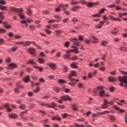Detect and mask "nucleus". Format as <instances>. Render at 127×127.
I'll return each mask as SVG.
<instances>
[{"mask_svg":"<svg viewBox=\"0 0 127 127\" xmlns=\"http://www.w3.org/2000/svg\"><path fill=\"white\" fill-rule=\"evenodd\" d=\"M79 3H81V4H87V6L88 7H93V6H95V5H98L99 4V2H96L93 3V2H89V3H87L86 2V1H84V0H81L79 1V2H77V1H75L74 0H72L71 1L70 3L71 5H76L77 4H79Z\"/></svg>","mask_w":127,"mask_h":127,"instance_id":"nucleus-1","label":"nucleus"},{"mask_svg":"<svg viewBox=\"0 0 127 127\" xmlns=\"http://www.w3.org/2000/svg\"><path fill=\"white\" fill-rule=\"evenodd\" d=\"M12 11H15V12H18V15L21 19H25L26 17L24 13H23V9L22 8H11Z\"/></svg>","mask_w":127,"mask_h":127,"instance_id":"nucleus-2","label":"nucleus"},{"mask_svg":"<svg viewBox=\"0 0 127 127\" xmlns=\"http://www.w3.org/2000/svg\"><path fill=\"white\" fill-rule=\"evenodd\" d=\"M72 48H74V50H68L67 51H66V53L65 54V55L64 56V59H68L69 58V56L70 55V53L72 52H74V53H76V54H78V48L76 47H75L74 46H72Z\"/></svg>","mask_w":127,"mask_h":127,"instance_id":"nucleus-3","label":"nucleus"},{"mask_svg":"<svg viewBox=\"0 0 127 127\" xmlns=\"http://www.w3.org/2000/svg\"><path fill=\"white\" fill-rule=\"evenodd\" d=\"M72 77L71 74L69 73L68 76V81H69V82H68V84L71 86H75L76 84V82H79V80L78 79L76 80L75 78H72Z\"/></svg>","mask_w":127,"mask_h":127,"instance_id":"nucleus-4","label":"nucleus"},{"mask_svg":"<svg viewBox=\"0 0 127 127\" xmlns=\"http://www.w3.org/2000/svg\"><path fill=\"white\" fill-rule=\"evenodd\" d=\"M121 72L123 73H125L127 74V76H125L124 77H121V76H120L119 77V79L121 82H124V83H126L127 85H125V88L127 89V71H123V70H121Z\"/></svg>","mask_w":127,"mask_h":127,"instance_id":"nucleus-5","label":"nucleus"},{"mask_svg":"<svg viewBox=\"0 0 127 127\" xmlns=\"http://www.w3.org/2000/svg\"><path fill=\"white\" fill-rule=\"evenodd\" d=\"M63 101H71L70 96L68 95H64L63 96H61V99L58 100V103L60 104H63Z\"/></svg>","mask_w":127,"mask_h":127,"instance_id":"nucleus-6","label":"nucleus"},{"mask_svg":"<svg viewBox=\"0 0 127 127\" xmlns=\"http://www.w3.org/2000/svg\"><path fill=\"white\" fill-rule=\"evenodd\" d=\"M27 63L28 64H31L32 65H34V67L35 68H37V69H39L40 71H42L43 69V67H40V66H36V62L33 61V60H30Z\"/></svg>","mask_w":127,"mask_h":127,"instance_id":"nucleus-7","label":"nucleus"},{"mask_svg":"<svg viewBox=\"0 0 127 127\" xmlns=\"http://www.w3.org/2000/svg\"><path fill=\"white\" fill-rule=\"evenodd\" d=\"M104 86H98L97 87V89H99L100 90V96H104L106 94L105 90H104Z\"/></svg>","mask_w":127,"mask_h":127,"instance_id":"nucleus-8","label":"nucleus"},{"mask_svg":"<svg viewBox=\"0 0 127 127\" xmlns=\"http://www.w3.org/2000/svg\"><path fill=\"white\" fill-rule=\"evenodd\" d=\"M68 4H66L64 5V4H61L58 8H56V11L58 12L61 11V8H63V9H66V7H68Z\"/></svg>","mask_w":127,"mask_h":127,"instance_id":"nucleus-9","label":"nucleus"},{"mask_svg":"<svg viewBox=\"0 0 127 127\" xmlns=\"http://www.w3.org/2000/svg\"><path fill=\"white\" fill-rule=\"evenodd\" d=\"M3 106L5 108V109L8 111V112H11L12 111V109L10 108V105L9 104V103H5V104H3Z\"/></svg>","mask_w":127,"mask_h":127,"instance_id":"nucleus-10","label":"nucleus"},{"mask_svg":"<svg viewBox=\"0 0 127 127\" xmlns=\"http://www.w3.org/2000/svg\"><path fill=\"white\" fill-rule=\"evenodd\" d=\"M71 41L74 43V45L77 46V47H79V41L78 39L76 38H73V39H71Z\"/></svg>","mask_w":127,"mask_h":127,"instance_id":"nucleus-11","label":"nucleus"},{"mask_svg":"<svg viewBox=\"0 0 127 127\" xmlns=\"http://www.w3.org/2000/svg\"><path fill=\"white\" fill-rule=\"evenodd\" d=\"M108 104H109V101L107 100H105L103 104L102 105V109H106L108 108Z\"/></svg>","mask_w":127,"mask_h":127,"instance_id":"nucleus-12","label":"nucleus"},{"mask_svg":"<svg viewBox=\"0 0 127 127\" xmlns=\"http://www.w3.org/2000/svg\"><path fill=\"white\" fill-rule=\"evenodd\" d=\"M0 24H3L4 27H5L6 29H9L11 27L10 25H8L6 22H2L1 19H0Z\"/></svg>","mask_w":127,"mask_h":127,"instance_id":"nucleus-13","label":"nucleus"},{"mask_svg":"<svg viewBox=\"0 0 127 127\" xmlns=\"http://www.w3.org/2000/svg\"><path fill=\"white\" fill-rule=\"evenodd\" d=\"M28 52L29 53H30V54H32V55H34L35 53V49H34V48H30L29 49H28Z\"/></svg>","mask_w":127,"mask_h":127,"instance_id":"nucleus-14","label":"nucleus"},{"mask_svg":"<svg viewBox=\"0 0 127 127\" xmlns=\"http://www.w3.org/2000/svg\"><path fill=\"white\" fill-rule=\"evenodd\" d=\"M105 22V21H103L102 22H100V24L96 25V26H95L96 28H98L99 29H101L103 25H104Z\"/></svg>","mask_w":127,"mask_h":127,"instance_id":"nucleus-15","label":"nucleus"},{"mask_svg":"<svg viewBox=\"0 0 127 127\" xmlns=\"http://www.w3.org/2000/svg\"><path fill=\"white\" fill-rule=\"evenodd\" d=\"M48 65H49V66L54 69H55L57 67L55 63H48Z\"/></svg>","mask_w":127,"mask_h":127,"instance_id":"nucleus-16","label":"nucleus"},{"mask_svg":"<svg viewBox=\"0 0 127 127\" xmlns=\"http://www.w3.org/2000/svg\"><path fill=\"white\" fill-rule=\"evenodd\" d=\"M80 6H73L71 8V10H72V11H76V10L80 9Z\"/></svg>","mask_w":127,"mask_h":127,"instance_id":"nucleus-17","label":"nucleus"},{"mask_svg":"<svg viewBox=\"0 0 127 127\" xmlns=\"http://www.w3.org/2000/svg\"><path fill=\"white\" fill-rule=\"evenodd\" d=\"M26 9L27 10V14L31 16L32 14V11L31 9H30V8H26Z\"/></svg>","mask_w":127,"mask_h":127,"instance_id":"nucleus-18","label":"nucleus"},{"mask_svg":"<svg viewBox=\"0 0 127 127\" xmlns=\"http://www.w3.org/2000/svg\"><path fill=\"white\" fill-rule=\"evenodd\" d=\"M9 66V67L8 68H10V69H12V67H13L14 68L17 67V65L15 64V63H10Z\"/></svg>","mask_w":127,"mask_h":127,"instance_id":"nucleus-19","label":"nucleus"},{"mask_svg":"<svg viewBox=\"0 0 127 127\" xmlns=\"http://www.w3.org/2000/svg\"><path fill=\"white\" fill-rule=\"evenodd\" d=\"M114 108L116 110H118L121 113L125 112V110H124V109H120V108H119V107H118L117 106H116V105H114Z\"/></svg>","mask_w":127,"mask_h":127,"instance_id":"nucleus-20","label":"nucleus"},{"mask_svg":"<svg viewBox=\"0 0 127 127\" xmlns=\"http://www.w3.org/2000/svg\"><path fill=\"white\" fill-rule=\"evenodd\" d=\"M72 110H73V111H78V108L77 107V105H76L75 104H73L72 105Z\"/></svg>","mask_w":127,"mask_h":127,"instance_id":"nucleus-21","label":"nucleus"},{"mask_svg":"<svg viewBox=\"0 0 127 127\" xmlns=\"http://www.w3.org/2000/svg\"><path fill=\"white\" fill-rule=\"evenodd\" d=\"M111 19H112V20H118V21H121L122 19H121V18H117L116 17H115L114 16H112V15H110L109 16Z\"/></svg>","mask_w":127,"mask_h":127,"instance_id":"nucleus-22","label":"nucleus"},{"mask_svg":"<svg viewBox=\"0 0 127 127\" xmlns=\"http://www.w3.org/2000/svg\"><path fill=\"white\" fill-rule=\"evenodd\" d=\"M55 34L57 36H59V35L63 33V32L62 30H55Z\"/></svg>","mask_w":127,"mask_h":127,"instance_id":"nucleus-23","label":"nucleus"},{"mask_svg":"<svg viewBox=\"0 0 127 127\" xmlns=\"http://www.w3.org/2000/svg\"><path fill=\"white\" fill-rule=\"evenodd\" d=\"M52 120L53 121H61V118H60V117H59L58 116H54Z\"/></svg>","mask_w":127,"mask_h":127,"instance_id":"nucleus-24","label":"nucleus"},{"mask_svg":"<svg viewBox=\"0 0 127 127\" xmlns=\"http://www.w3.org/2000/svg\"><path fill=\"white\" fill-rule=\"evenodd\" d=\"M108 79L109 81H110V82H115L116 81V78L113 77L112 76L109 77Z\"/></svg>","mask_w":127,"mask_h":127,"instance_id":"nucleus-25","label":"nucleus"},{"mask_svg":"<svg viewBox=\"0 0 127 127\" xmlns=\"http://www.w3.org/2000/svg\"><path fill=\"white\" fill-rule=\"evenodd\" d=\"M70 66L73 68H77V65L75 62H73L72 63H71V64H70Z\"/></svg>","mask_w":127,"mask_h":127,"instance_id":"nucleus-26","label":"nucleus"},{"mask_svg":"<svg viewBox=\"0 0 127 127\" xmlns=\"http://www.w3.org/2000/svg\"><path fill=\"white\" fill-rule=\"evenodd\" d=\"M70 73L72 77H75V76H76L77 72L76 70H71Z\"/></svg>","mask_w":127,"mask_h":127,"instance_id":"nucleus-27","label":"nucleus"},{"mask_svg":"<svg viewBox=\"0 0 127 127\" xmlns=\"http://www.w3.org/2000/svg\"><path fill=\"white\" fill-rule=\"evenodd\" d=\"M8 116L9 117H10L11 119H16L17 117V115H16V114H9Z\"/></svg>","mask_w":127,"mask_h":127,"instance_id":"nucleus-28","label":"nucleus"},{"mask_svg":"<svg viewBox=\"0 0 127 127\" xmlns=\"http://www.w3.org/2000/svg\"><path fill=\"white\" fill-rule=\"evenodd\" d=\"M19 108H20V109L24 110L26 108V106H25V104H22L19 106Z\"/></svg>","mask_w":127,"mask_h":127,"instance_id":"nucleus-29","label":"nucleus"},{"mask_svg":"<svg viewBox=\"0 0 127 127\" xmlns=\"http://www.w3.org/2000/svg\"><path fill=\"white\" fill-rule=\"evenodd\" d=\"M56 106H57V104L55 103V102H52L51 105L49 104L48 107L49 108H53V107H55Z\"/></svg>","mask_w":127,"mask_h":127,"instance_id":"nucleus-30","label":"nucleus"},{"mask_svg":"<svg viewBox=\"0 0 127 127\" xmlns=\"http://www.w3.org/2000/svg\"><path fill=\"white\" fill-rule=\"evenodd\" d=\"M31 44V41H26L25 43H24V47H27L28 46H30Z\"/></svg>","mask_w":127,"mask_h":127,"instance_id":"nucleus-31","label":"nucleus"},{"mask_svg":"<svg viewBox=\"0 0 127 127\" xmlns=\"http://www.w3.org/2000/svg\"><path fill=\"white\" fill-rule=\"evenodd\" d=\"M92 38L94 39V41H93V43H98L99 41L98 38H97V37H95V36H92Z\"/></svg>","mask_w":127,"mask_h":127,"instance_id":"nucleus-32","label":"nucleus"},{"mask_svg":"<svg viewBox=\"0 0 127 127\" xmlns=\"http://www.w3.org/2000/svg\"><path fill=\"white\" fill-rule=\"evenodd\" d=\"M38 62H39V63L42 64V63H44L45 61L44 59H43L42 58H39L38 59Z\"/></svg>","mask_w":127,"mask_h":127,"instance_id":"nucleus-33","label":"nucleus"},{"mask_svg":"<svg viewBox=\"0 0 127 127\" xmlns=\"http://www.w3.org/2000/svg\"><path fill=\"white\" fill-rule=\"evenodd\" d=\"M31 43L34 45V46H36V47H37L38 49H41L40 46H38V45H37V44H36L35 43V41H31Z\"/></svg>","mask_w":127,"mask_h":127,"instance_id":"nucleus-34","label":"nucleus"},{"mask_svg":"<svg viewBox=\"0 0 127 127\" xmlns=\"http://www.w3.org/2000/svg\"><path fill=\"white\" fill-rule=\"evenodd\" d=\"M52 27L53 29H58L59 25H58V24H55L54 25H52Z\"/></svg>","mask_w":127,"mask_h":127,"instance_id":"nucleus-35","label":"nucleus"},{"mask_svg":"<svg viewBox=\"0 0 127 127\" xmlns=\"http://www.w3.org/2000/svg\"><path fill=\"white\" fill-rule=\"evenodd\" d=\"M15 44V45H24V41H16Z\"/></svg>","mask_w":127,"mask_h":127,"instance_id":"nucleus-36","label":"nucleus"},{"mask_svg":"<svg viewBox=\"0 0 127 127\" xmlns=\"http://www.w3.org/2000/svg\"><path fill=\"white\" fill-rule=\"evenodd\" d=\"M20 23H22V24H24V25H25V27H27V26H28V24L27 23V21H24V20H23V21H21Z\"/></svg>","mask_w":127,"mask_h":127,"instance_id":"nucleus-37","label":"nucleus"},{"mask_svg":"<svg viewBox=\"0 0 127 127\" xmlns=\"http://www.w3.org/2000/svg\"><path fill=\"white\" fill-rule=\"evenodd\" d=\"M106 113L109 114L110 113V111H103V112H98L99 114H103L104 115H105Z\"/></svg>","mask_w":127,"mask_h":127,"instance_id":"nucleus-38","label":"nucleus"},{"mask_svg":"<svg viewBox=\"0 0 127 127\" xmlns=\"http://www.w3.org/2000/svg\"><path fill=\"white\" fill-rule=\"evenodd\" d=\"M109 117H110V119L112 122H114V121L116 120V118L115 116H113L112 115H109Z\"/></svg>","mask_w":127,"mask_h":127,"instance_id":"nucleus-39","label":"nucleus"},{"mask_svg":"<svg viewBox=\"0 0 127 127\" xmlns=\"http://www.w3.org/2000/svg\"><path fill=\"white\" fill-rule=\"evenodd\" d=\"M29 76H26V77H25V78H24V81L26 82H29Z\"/></svg>","mask_w":127,"mask_h":127,"instance_id":"nucleus-40","label":"nucleus"},{"mask_svg":"<svg viewBox=\"0 0 127 127\" xmlns=\"http://www.w3.org/2000/svg\"><path fill=\"white\" fill-rule=\"evenodd\" d=\"M108 43V41H106L105 40H103L102 41V46H106V45H107V44Z\"/></svg>","mask_w":127,"mask_h":127,"instance_id":"nucleus-41","label":"nucleus"},{"mask_svg":"<svg viewBox=\"0 0 127 127\" xmlns=\"http://www.w3.org/2000/svg\"><path fill=\"white\" fill-rule=\"evenodd\" d=\"M69 46V41H66L65 43H64V47H65V48H68Z\"/></svg>","mask_w":127,"mask_h":127,"instance_id":"nucleus-42","label":"nucleus"},{"mask_svg":"<svg viewBox=\"0 0 127 127\" xmlns=\"http://www.w3.org/2000/svg\"><path fill=\"white\" fill-rule=\"evenodd\" d=\"M4 42V39H3V38H0V46L1 45H3Z\"/></svg>","mask_w":127,"mask_h":127,"instance_id":"nucleus-43","label":"nucleus"},{"mask_svg":"<svg viewBox=\"0 0 127 127\" xmlns=\"http://www.w3.org/2000/svg\"><path fill=\"white\" fill-rule=\"evenodd\" d=\"M75 127H85L84 125H78V124H75Z\"/></svg>","mask_w":127,"mask_h":127,"instance_id":"nucleus-44","label":"nucleus"},{"mask_svg":"<svg viewBox=\"0 0 127 127\" xmlns=\"http://www.w3.org/2000/svg\"><path fill=\"white\" fill-rule=\"evenodd\" d=\"M29 29L30 30H35V26H34V25H30V26H29Z\"/></svg>","mask_w":127,"mask_h":127,"instance_id":"nucleus-45","label":"nucleus"},{"mask_svg":"<svg viewBox=\"0 0 127 127\" xmlns=\"http://www.w3.org/2000/svg\"><path fill=\"white\" fill-rule=\"evenodd\" d=\"M0 4H6V2H5V1H4V0H0ZM1 7H2V6H1V5H0V8H1Z\"/></svg>","mask_w":127,"mask_h":127,"instance_id":"nucleus-46","label":"nucleus"},{"mask_svg":"<svg viewBox=\"0 0 127 127\" xmlns=\"http://www.w3.org/2000/svg\"><path fill=\"white\" fill-rule=\"evenodd\" d=\"M66 81H65V80H64L63 79H61L60 80H59V83H66Z\"/></svg>","mask_w":127,"mask_h":127,"instance_id":"nucleus-47","label":"nucleus"},{"mask_svg":"<svg viewBox=\"0 0 127 127\" xmlns=\"http://www.w3.org/2000/svg\"><path fill=\"white\" fill-rule=\"evenodd\" d=\"M6 31L5 29H0V34L1 33H5Z\"/></svg>","mask_w":127,"mask_h":127,"instance_id":"nucleus-48","label":"nucleus"},{"mask_svg":"<svg viewBox=\"0 0 127 127\" xmlns=\"http://www.w3.org/2000/svg\"><path fill=\"white\" fill-rule=\"evenodd\" d=\"M127 48H126V47H122L120 50H121V51H124L125 52H127Z\"/></svg>","mask_w":127,"mask_h":127,"instance_id":"nucleus-49","label":"nucleus"},{"mask_svg":"<svg viewBox=\"0 0 127 127\" xmlns=\"http://www.w3.org/2000/svg\"><path fill=\"white\" fill-rule=\"evenodd\" d=\"M100 13H97V14H93L92 17H100Z\"/></svg>","mask_w":127,"mask_h":127,"instance_id":"nucleus-50","label":"nucleus"},{"mask_svg":"<svg viewBox=\"0 0 127 127\" xmlns=\"http://www.w3.org/2000/svg\"><path fill=\"white\" fill-rule=\"evenodd\" d=\"M40 57H45L46 56L45 54L43 53V52H41L39 55Z\"/></svg>","mask_w":127,"mask_h":127,"instance_id":"nucleus-51","label":"nucleus"},{"mask_svg":"<svg viewBox=\"0 0 127 127\" xmlns=\"http://www.w3.org/2000/svg\"><path fill=\"white\" fill-rule=\"evenodd\" d=\"M59 108H60L61 109H64L65 106L64 105H59Z\"/></svg>","mask_w":127,"mask_h":127,"instance_id":"nucleus-52","label":"nucleus"},{"mask_svg":"<svg viewBox=\"0 0 127 127\" xmlns=\"http://www.w3.org/2000/svg\"><path fill=\"white\" fill-rule=\"evenodd\" d=\"M105 8H103L102 9H101V10H100V16H101V13H104V11H105Z\"/></svg>","mask_w":127,"mask_h":127,"instance_id":"nucleus-53","label":"nucleus"},{"mask_svg":"<svg viewBox=\"0 0 127 127\" xmlns=\"http://www.w3.org/2000/svg\"><path fill=\"white\" fill-rule=\"evenodd\" d=\"M18 48L17 47H16V46L14 47H13V48H11V50L13 52H15V51H16V50H17Z\"/></svg>","mask_w":127,"mask_h":127,"instance_id":"nucleus-54","label":"nucleus"},{"mask_svg":"<svg viewBox=\"0 0 127 127\" xmlns=\"http://www.w3.org/2000/svg\"><path fill=\"white\" fill-rule=\"evenodd\" d=\"M64 91L66 93L70 92V89H69L68 88H64Z\"/></svg>","mask_w":127,"mask_h":127,"instance_id":"nucleus-55","label":"nucleus"},{"mask_svg":"<svg viewBox=\"0 0 127 127\" xmlns=\"http://www.w3.org/2000/svg\"><path fill=\"white\" fill-rule=\"evenodd\" d=\"M86 43H91L92 42L91 39H85Z\"/></svg>","mask_w":127,"mask_h":127,"instance_id":"nucleus-56","label":"nucleus"},{"mask_svg":"<svg viewBox=\"0 0 127 127\" xmlns=\"http://www.w3.org/2000/svg\"><path fill=\"white\" fill-rule=\"evenodd\" d=\"M40 89H39V87H37L36 89H35V90H34V92H35V93H37L38 92H39Z\"/></svg>","mask_w":127,"mask_h":127,"instance_id":"nucleus-57","label":"nucleus"},{"mask_svg":"<svg viewBox=\"0 0 127 127\" xmlns=\"http://www.w3.org/2000/svg\"><path fill=\"white\" fill-rule=\"evenodd\" d=\"M109 8H113L114 7H116V4H112L111 5H110V6H108Z\"/></svg>","mask_w":127,"mask_h":127,"instance_id":"nucleus-58","label":"nucleus"},{"mask_svg":"<svg viewBox=\"0 0 127 127\" xmlns=\"http://www.w3.org/2000/svg\"><path fill=\"white\" fill-rule=\"evenodd\" d=\"M78 122H84V118H79L78 120H77Z\"/></svg>","mask_w":127,"mask_h":127,"instance_id":"nucleus-59","label":"nucleus"},{"mask_svg":"<svg viewBox=\"0 0 127 127\" xmlns=\"http://www.w3.org/2000/svg\"><path fill=\"white\" fill-rule=\"evenodd\" d=\"M54 90L56 91V92H59L60 89L58 87H55V88H54Z\"/></svg>","mask_w":127,"mask_h":127,"instance_id":"nucleus-60","label":"nucleus"},{"mask_svg":"<svg viewBox=\"0 0 127 127\" xmlns=\"http://www.w3.org/2000/svg\"><path fill=\"white\" fill-rule=\"evenodd\" d=\"M64 70L65 72H66V71H68V67H67V66H64Z\"/></svg>","mask_w":127,"mask_h":127,"instance_id":"nucleus-61","label":"nucleus"},{"mask_svg":"<svg viewBox=\"0 0 127 127\" xmlns=\"http://www.w3.org/2000/svg\"><path fill=\"white\" fill-rule=\"evenodd\" d=\"M0 18H1L2 19L3 18H4V15H3V12H0Z\"/></svg>","mask_w":127,"mask_h":127,"instance_id":"nucleus-62","label":"nucleus"},{"mask_svg":"<svg viewBox=\"0 0 127 127\" xmlns=\"http://www.w3.org/2000/svg\"><path fill=\"white\" fill-rule=\"evenodd\" d=\"M28 95H29V96H32L33 95V92H28Z\"/></svg>","mask_w":127,"mask_h":127,"instance_id":"nucleus-63","label":"nucleus"},{"mask_svg":"<svg viewBox=\"0 0 127 127\" xmlns=\"http://www.w3.org/2000/svg\"><path fill=\"white\" fill-rule=\"evenodd\" d=\"M79 40L81 41L83 39V36L82 35H79Z\"/></svg>","mask_w":127,"mask_h":127,"instance_id":"nucleus-64","label":"nucleus"}]
</instances>
